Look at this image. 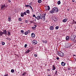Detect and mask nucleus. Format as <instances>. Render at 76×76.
I'll return each mask as SVG.
<instances>
[{"label":"nucleus","instance_id":"obj_20","mask_svg":"<svg viewBox=\"0 0 76 76\" xmlns=\"http://www.w3.org/2000/svg\"><path fill=\"white\" fill-rule=\"evenodd\" d=\"M50 30H53V29H54V27H53V26H51L50 27Z\"/></svg>","mask_w":76,"mask_h":76},{"label":"nucleus","instance_id":"obj_43","mask_svg":"<svg viewBox=\"0 0 76 76\" xmlns=\"http://www.w3.org/2000/svg\"><path fill=\"white\" fill-rule=\"evenodd\" d=\"M27 32L28 34H29V33H30V30H28Z\"/></svg>","mask_w":76,"mask_h":76},{"label":"nucleus","instance_id":"obj_5","mask_svg":"<svg viewBox=\"0 0 76 76\" xmlns=\"http://www.w3.org/2000/svg\"><path fill=\"white\" fill-rule=\"evenodd\" d=\"M54 13H57L58 12V9L56 7H54L53 8Z\"/></svg>","mask_w":76,"mask_h":76},{"label":"nucleus","instance_id":"obj_51","mask_svg":"<svg viewBox=\"0 0 76 76\" xmlns=\"http://www.w3.org/2000/svg\"><path fill=\"white\" fill-rule=\"evenodd\" d=\"M8 76V74H6L4 75V76Z\"/></svg>","mask_w":76,"mask_h":76},{"label":"nucleus","instance_id":"obj_15","mask_svg":"<svg viewBox=\"0 0 76 76\" xmlns=\"http://www.w3.org/2000/svg\"><path fill=\"white\" fill-rule=\"evenodd\" d=\"M31 36L32 38H34L35 37V34L34 33H32L31 34Z\"/></svg>","mask_w":76,"mask_h":76},{"label":"nucleus","instance_id":"obj_34","mask_svg":"<svg viewBox=\"0 0 76 76\" xmlns=\"http://www.w3.org/2000/svg\"><path fill=\"white\" fill-rule=\"evenodd\" d=\"M11 72L12 73H14L15 72V70L14 69H12L11 70Z\"/></svg>","mask_w":76,"mask_h":76},{"label":"nucleus","instance_id":"obj_39","mask_svg":"<svg viewBox=\"0 0 76 76\" xmlns=\"http://www.w3.org/2000/svg\"><path fill=\"white\" fill-rule=\"evenodd\" d=\"M32 29H33V30H34V29H35L36 28H35V27H32Z\"/></svg>","mask_w":76,"mask_h":76},{"label":"nucleus","instance_id":"obj_27","mask_svg":"<svg viewBox=\"0 0 76 76\" xmlns=\"http://www.w3.org/2000/svg\"><path fill=\"white\" fill-rule=\"evenodd\" d=\"M1 44L2 45H4L5 44V43L3 41H1Z\"/></svg>","mask_w":76,"mask_h":76},{"label":"nucleus","instance_id":"obj_18","mask_svg":"<svg viewBox=\"0 0 76 76\" xmlns=\"http://www.w3.org/2000/svg\"><path fill=\"white\" fill-rule=\"evenodd\" d=\"M50 13H54V10H53V8H52V9L50 11Z\"/></svg>","mask_w":76,"mask_h":76},{"label":"nucleus","instance_id":"obj_24","mask_svg":"<svg viewBox=\"0 0 76 76\" xmlns=\"http://www.w3.org/2000/svg\"><path fill=\"white\" fill-rule=\"evenodd\" d=\"M3 35V32L2 31L0 32V36H2V35Z\"/></svg>","mask_w":76,"mask_h":76},{"label":"nucleus","instance_id":"obj_17","mask_svg":"<svg viewBox=\"0 0 76 76\" xmlns=\"http://www.w3.org/2000/svg\"><path fill=\"white\" fill-rule=\"evenodd\" d=\"M61 64L62 66H64L65 65H66V63L63 62H62L61 63Z\"/></svg>","mask_w":76,"mask_h":76},{"label":"nucleus","instance_id":"obj_37","mask_svg":"<svg viewBox=\"0 0 76 76\" xmlns=\"http://www.w3.org/2000/svg\"><path fill=\"white\" fill-rule=\"evenodd\" d=\"M27 47V44H25L24 45V48H26Z\"/></svg>","mask_w":76,"mask_h":76},{"label":"nucleus","instance_id":"obj_12","mask_svg":"<svg viewBox=\"0 0 76 76\" xmlns=\"http://www.w3.org/2000/svg\"><path fill=\"white\" fill-rule=\"evenodd\" d=\"M46 16V14L45 13L43 16H43V21H45V16Z\"/></svg>","mask_w":76,"mask_h":76},{"label":"nucleus","instance_id":"obj_1","mask_svg":"<svg viewBox=\"0 0 76 76\" xmlns=\"http://www.w3.org/2000/svg\"><path fill=\"white\" fill-rule=\"evenodd\" d=\"M37 17H36V19H37V20H39V19H41L43 21V16L41 15L40 13L39 12L38 13L37 15Z\"/></svg>","mask_w":76,"mask_h":76},{"label":"nucleus","instance_id":"obj_54","mask_svg":"<svg viewBox=\"0 0 76 76\" xmlns=\"http://www.w3.org/2000/svg\"><path fill=\"white\" fill-rule=\"evenodd\" d=\"M74 42H76V39H75V41Z\"/></svg>","mask_w":76,"mask_h":76},{"label":"nucleus","instance_id":"obj_42","mask_svg":"<svg viewBox=\"0 0 76 76\" xmlns=\"http://www.w3.org/2000/svg\"><path fill=\"white\" fill-rule=\"evenodd\" d=\"M33 17H35V19H36V17H36V16H35V15L34 14V15H33Z\"/></svg>","mask_w":76,"mask_h":76},{"label":"nucleus","instance_id":"obj_38","mask_svg":"<svg viewBox=\"0 0 76 76\" xmlns=\"http://www.w3.org/2000/svg\"><path fill=\"white\" fill-rule=\"evenodd\" d=\"M29 5H25V7H29Z\"/></svg>","mask_w":76,"mask_h":76},{"label":"nucleus","instance_id":"obj_9","mask_svg":"<svg viewBox=\"0 0 76 76\" xmlns=\"http://www.w3.org/2000/svg\"><path fill=\"white\" fill-rule=\"evenodd\" d=\"M52 19L53 20H54V22H57V18L55 17H52Z\"/></svg>","mask_w":76,"mask_h":76},{"label":"nucleus","instance_id":"obj_29","mask_svg":"<svg viewBox=\"0 0 76 76\" xmlns=\"http://www.w3.org/2000/svg\"><path fill=\"white\" fill-rule=\"evenodd\" d=\"M57 4H61V2H60V1H59L57 2Z\"/></svg>","mask_w":76,"mask_h":76},{"label":"nucleus","instance_id":"obj_22","mask_svg":"<svg viewBox=\"0 0 76 76\" xmlns=\"http://www.w3.org/2000/svg\"><path fill=\"white\" fill-rule=\"evenodd\" d=\"M26 13H28V14H29L30 12H29V10H28L26 11Z\"/></svg>","mask_w":76,"mask_h":76},{"label":"nucleus","instance_id":"obj_7","mask_svg":"<svg viewBox=\"0 0 76 76\" xmlns=\"http://www.w3.org/2000/svg\"><path fill=\"white\" fill-rule=\"evenodd\" d=\"M32 2H31L30 3H29L28 6H29V7L32 10L33 12H34V10H33V9H32V7H31V5H32Z\"/></svg>","mask_w":76,"mask_h":76},{"label":"nucleus","instance_id":"obj_45","mask_svg":"<svg viewBox=\"0 0 76 76\" xmlns=\"http://www.w3.org/2000/svg\"><path fill=\"white\" fill-rule=\"evenodd\" d=\"M7 39H8V40H9V41H10V40H11V38H7Z\"/></svg>","mask_w":76,"mask_h":76},{"label":"nucleus","instance_id":"obj_60","mask_svg":"<svg viewBox=\"0 0 76 76\" xmlns=\"http://www.w3.org/2000/svg\"><path fill=\"white\" fill-rule=\"evenodd\" d=\"M35 20V21H36V20L35 19V20Z\"/></svg>","mask_w":76,"mask_h":76},{"label":"nucleus","instance_id":"obj_25","mask_svg":"<svg viewBox=\"0 0 76 76\" xmlns=\"http://www.w3.org/2000/svg\"><path fill=\"white\" fill-rule=\"evenodd\" d=\"M37 2L38 3H41L42 2V1L41 0H38Z\"/></svg>","mask_w":76,"mask_h":76},{"label":"nucleus","instance_id":"obj_35","mask_svg":"<svg viewBox=\"0 0 76 76\" xmlns=\"http://www.w3.org/2000/svg\"><path fill=\"white\" fill-rule=\"evenodd\" d=\"M29 22H30V23H34V22H33V21L32 20V21H29Z\"/></svg>","mask_w":76,"mask_h":76},{"label":"nucleus","instance_id":"obj_50","mask_svg":"<svg viewBox=\"0 0 76 76\" xmlns=\"http://www.w3.org/2000/svg\"><path fill=\"white\" fill-rule=\"evenodd\" d=\"M68 70H70V67H69L68 69Z\"/></svg>","mask_w":76,"mask_h":76},{"label":"nucleus","instance_id":"obj_31","mask_svg":"<svg viewBox=\"0 0 76 76\" xmlns=\"http://www.w3.org/2000/svg\"><path fill=\"white\" fill-rule=\"evenodd\" d=\"M24 34L25 35H28V32H27V31L25 32Z\"/></svg>","mask_w":76,"mask_h":76},{"label":"nucleus","instance_id":"obj_4","mask_svg":"<svg viewBox=\"0 0 76 76\" xmlns=\"http://www.w3.org/2000/svg\"><path fill=\"white\" fill-rule=\"evenodd\" d=\"M31 51H32V49L31 48H30L26 50L25 53H26V54H28L29 52H31Z\"/></svg>","mask_w":76,"mask_h":76},{"label":"nucleus","instance_id":"obj_16","mask_svg":"<svg viewBox=\"0 0 76 76\" xmlns=\"http://www.w3.org/2000/svg\"><path fill=\"white\" fill-rule=\"evenodd\" d=\"M67 20H68V19L67 18H66L64 19L62 21L63 22H66L67 21Z\"/></svg>","mask_w":76,"mask_h":76},{"label":"nucleus","instance_id":"obj_52","mask_svg":"<svg viewBox=\"0 0 76 76\" xmlns=\"http://www.w3.org/2000/svg\"><path fill=\"white\" fill-rule=\"evenodd\" d=\"M8 2L9 3H10V2H11V1L10 0H8Z\"/></svg>","mask_w":76,"mask_h":76},{"label":"nucleus","instance_id":"obj_49","mask_svg":"<svg viewBox=\"0 0 76 76\" xmlns=\"http://www.w3.org/2000/svg\"><path fill=\"white\" fill-rule=\"evenodd\" d=\"M72 3H74V2H75V0H72Z\"/></svg>","mask_w":76,"mask_h":76},{"label":"nucleus","instance_id":"obj_8","mask_svg":"<svg viewBox=\"0 0 76 76\" xmlns=\"http://www.w3.org/2000/svg\"><path fill=\"white\" fill-rule=\"evenodd\" d=\"M5 7H6V5H5V4H4L1 5V10H2V9H4V8Z\"/></svg>","mask_w":76,"mask_h":76},{"label":"nucleus","instance_id":"obj_14","mask_svg":"<svg viewBox=\"0 0 76 76\" xmlns=\"http://www.w3.org/2000/svg\"><path fill=\"white\" fill-rule=\"evenodd\" d=\"M52 70H56V67H55V65L54 64L52 66Z\"/></svg>","mask_w":76,"mask_h":76},{"label":"nucleus","instance_id":"obj_41","mask_svg":"<svg viewBox=\"0 0 76 76\" xmlns=\"http://www.w3.org/2000/svg\"><path fill=\"white\" fill-rule=\"evenodd\" d=\"M19 21H22V18H19Z\"/></svg>","mask_w":76,"mask_h":76},{"label":"nucleus","instance_id":"obj_21","mask_svg":"<svg viewBox=\"0 0 76 76\" xmlns=\"http://www.w3.org/2000/svg\"><path fill=\"white\" fill-rule=\"evenodd\" d=\"M20 15L21 17H23V16H24V14H23V12L21 13Z\"/></svg>","mask_w":76,"mask_h":76},{"label":"nucleus","instance_id":"obj_47","mask_svg":"<svg viewBox=\"0 0 76 76\" xmlns=\"http://www.w3.org/2000/svg\"><path fill=\"white\" fill-rule=\"evenodd\" d=\"M23 14L25 15H26V12H25L24 13H23Z\"/></svg>","mask_w":76,"mask_h":76},{"label":"nucleus","instance_id":"obj_26","mask_svg":"<svg viewBox=\"0 0 76 76\" xmlns=\"http://www.w3.org/2000/svg\"><path fill=\"white\" fill-rule=\"evenodd\" d=\"M42 42H43V43H47V41L45 40H43Z\"/></svg>","mask_w":76,"mask_h":76},{"label":"nucleus","instance_id":"obj_63","mask_svg":"<svg viewBox=\"0 0 76 76\" xmlns=\"http://www.w3.org/2000/svg\"><path fill=\"white\" fill-rule=\"evenodd\" d=\"M18 73H19V72Z\"/></svg>","mask_w":76,"mask_h":76},{"label":"nucleus","instance_id":"obj_30","mask_svg":"<svg viewBox=\"0 0 76 76\" xmlns=\"http://www.w3.org/2000/svg\"><path fill=\"white\" fill-rule=\"evenodd\" d=\"M10 20H11V17H9V18H8V20L10 22Z\"/></svg>","mask_w":76,"mask_h":76},{"label":"nucleus","instance_id":"obj_46","mask_svg":"<svg viewBox=\"0 0 76 76\" xmlns=\"http://www.w3.org/2000/svg\"><path fill=\"white\" fill-rule=\"evenodd\" d=\"M34 57H37V55L36 54H34Z\"/></svg>","mask_w":76,"mask_h":76},{"label":"nucleus","instance_id":"obj_3","mask_svg":"<svg viewBox=\"0 0 76 76\" xmlns=\"http://www.w3.org/2000/svg\"><path fill=\"white\" fill-rule=\"evenodd\" d=\"M57 54L58 56L60 57H63L64 56V53L61 51H58Z\"/></svg>","mask_w":76,"mask_h":76},{"label":"nucleus","instance_id":"obj_61","mask_svg":"<svg viewBox=\"0 0 76 76\" xmlns=\"http://www.w3.org/2000/svg\"><path fill=\"white\" fill-rule=\"evenodd\" d=\"M57 75H58V74H57Z\"/></svg>","mask_w":76,"mask_h":76},{"label":"nucleus","instance_id":"obj_40","mask_svg":"<svg viewBox=\"0 0 76 76\" xmlns=\"http://www.w3.org/2000/svg\"><path fill=\"white\" fill-rule=\"evenodd\" d=\"M28 20H25V23H28Z\"/></svg>","mask_w":76,"mask_h":76},{"label":"nucleus","instance_id":"obj_19","mask_svg":"<svg viewBox=\"0 0 76 76\" xmlns=\"http://www.w3.org/2000/svg\"><path fill=\"white\" fill-rule=\"evenodd\" d=\"M69 36H66V40H69Z\"/></svg>","mask_w":76,"mask_h":76},{"label":"nucleus","instance_id":"obj_13","mask_svg":"<svg viewBox=\"0 0 76 76\" xmlns=\"http://www.w3.org/2000/svg\"><path fill=\"white\" fill-rule=\"evenodd\" d=\"M3 34H4V35H6V34H7V31L6 30H3V32H2Z\"/></svg>","mask_w":76,"mask_h":76},{"label":"nucleus","instance_id":"obj_10","mask_svg":"<svg viewBox=\"0 0 76 76\" xmlns=\"http://www.w3.org/2000/svg\"><path fill=\"white\" fill-rule=\"evenodd\" d=\"M32 43L33 44H37V41L34 40L32 42Z\"/></svg>","mask_w":76,"mask_h":76},{"label":"nucleus","instance_id":"obj_32","mask_svg":"<svg viewBox=\"0 0 76 76\" xmlns=\"http://www.w3.org/2000/svg\"><path fill=\"white\" fill-rule=\"evenodd\" d=\"M26 72H24L23 73V74H22V75H23V76H25L26 75Z\"/></svg>","mask_w":76,"mask_h":76},{"label":"nucleus","instance_id":"obj_11","mask_svg":"<svg viewBox=\"0 0 76 76\" xmlns=\"http://www.w3.org/2000/svg\"><path fill=\"white\" fill-rule=\"evenodd\" d=\"M50 6H48L46 7V10H50Z\"/></svg>","mask_w":76,"mask_h":76},{"label":"nucleus","instance_id":"obj_59","mask_svg":"<svg viewBox=\"0 0 76 76\" xmlns=\"http://www.w3.org/2000/svg\"><path fill=\"white\" fill-rule=\"evenodd\" d=\"M75 61H76V58L75 59Z\"/></svg>","mask_w":76,"mask_h":76},{"label":"nucleus","instance_id":"obj_44","mask_svg":"<svg viewBox=\"0 0 76 76\" xmlns=\"http://www.w3.org/2000/svg\"><path fill=\"white\" fill-rule=\"evenodd\" d=\"M56 59L57 60H59V59H60V58L58 57H57L56 58Z\"/></svg>","mask_w":76,"mask_h":76},{"label":"nucleus","instance_id":"obj_56","mask_svg":"<svg viewBox=\"0 0 76 76\" xmlns=\"http://www.w3.org/2000/svg\"><path fill=\"white\" fill-rule=\"evenodd\" d=\"M57 73H55V74L56 75H57Z\"/></svg>","mask_w":76,"mask_h":76},{"label":"nucleus","instance_id":"obj_2","mask_svg":"<svg viewBox=\"0 0 76 76\" xmlns=\"http://www.w3.org/2000/svg\"><path fill=\"white\" fill-rule=\"evenodd\" d=\"M76 38V36L75 35V33H73L72 35L70 37V39L71 41H74Z\"/></svg>","mask_w":76,"mask_h":76},{"label":"nucleus","instance_id":"obj_57","mask_svg":"<svg viewBox=\"0 0 76 76\" xmlns=\"http://www.w3.org/2000/svg\"><path fill=\"white\" fill-rule=\"evenodd\" d=\"M73 21H74V22H75V20H73Z\"/></svg>","mask_w":76,"mask_h":76},{"label":"nucleus","instance_id":"obj_33","mask_svg":"<svg viewBox=\"0 0 76 76\" xmlns=\"http://www.w3.org/2000/svg\"><path fill=\"white\" fill-rule=\"evenodd\" d=\"M58 28H59V27H58V26H57L55 27V29L56 30L58 29Z\"/></svg>","mask_w":76,"mask_h":76},{"label":"nucleus","instance_id":"obj_28","mask_svg":"<svg viewBox=\"0 0 76 76\" xmlns=\"http://www.w3.org/2000/svg\"><path fill=\"white\" fill-rule=\"evenodd\" d=\"M20 32L22 34H24V31L21 30Z\"/></svg>","mask_w":76,"mask_h":76},{"label":"nucleus","instance_id":"obj_58","mask_svg":"<svg viewBox=\"0 0 76 76\" xmlns=\"http://www.w3.org/2000/svg\"><path fill=\"white\" fill-rule=\"evenodd\" d=\"M55 73H57V70H56V72H55Z\"/></svg>","mask_w":76,"mask_h":76},{"label":"nucleus","instance_id":"obj_62","mask_svg":"<svg viewBox=\"0 0 76 76\" xmlns=\"http://www.w3.org/2000/svg\"><path fill=\"white\" fill-rule=\"evenodd\" d=\"M75 3H76V1L75 2Z\"/></svg>","mask_w":76,"mask_h":76},{"label":"nucleus","instance_id":"obj_36","mask_svg":"<svg viewBox=\"0 0 76 76\" xmlns=\"http://www.w3.org/2000/svg\"><path fill=\"white\" fill-rule=\"evenodd\" d=\"M74 58H76V56L75 55H73Z\"/></svg>","mask_w":76,"mask_h":76},{"label":"nucleus","instance_id":"obj_48","mask_svg":"<svg viewBox=\"0 0 76 76\" xmlns=\"http://www.w3.org/2000/svg\"><path fill=\"white\" fill-rule=\"evenodd\" d=\"M34 27L36 28H37V25H34Z\"/></svg>","mask_w":76,"mask_h":76},{"label":"nucleus","instance_id":"obj_23","mask_svg":"<svg viewBox=\"0 0 76 76\" xmlns=\"http://www.w3.org/2000/svg\"><path fill=\"white\" fill-rule=\"evenodd\" d=\"M8 33V36H10V35H11V34H10V32H9V31H7Z\"/></svg>","mask_w":76,"mask_h":76},{"label":"nucleus","instance_id":"obj_53","mask_svg":"<svg viewBox=\"0 0 76 76\" xmlns=\"http://www.w3.org/2000/svg\"><path fill=\"white\" fill-rule=\"evenodd\" d=\"M47 71H48V72H50V69H47Z\"/></svg>","mask_w":76,"mask_h":76},{"label":"nucleus","instance_id":"obj_55","mask_svg":"<svg viewBox=\"0 0 76 76\" xmlns=\"http://www.w3.org/2000/svg\"><path fill=\"white\" fill-rule=\"evenodd\" d=\"M67 10H68V11H69V9H68Z\"/></svg>","mask_w":76,"mask_h":76},{"label":"nucleus","instance_id":"obj_6","mask_svg":"<svg viewBox=\"0 0 76 76\" xmlns=\"http://www.w3.org/2000/svg\"><path fill=\"white\" fill-rule=\"evenodd\" d=\"M71 45V43H67L66 44V45L65 47V48H70Z\"/></svg>","mask_w":76,"mask_h":76}]
</instances>
